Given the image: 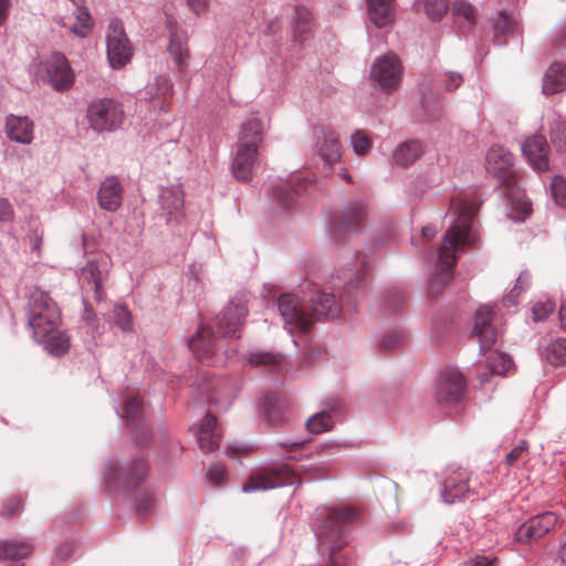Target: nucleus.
I'll return each instance as SVG.
<instances>
[{
  "label": "nucleus",
  "mask_w": 566,
  "mask_h": 566,
  "mask_svg": "<svg viewBox=\"0 0 566 566\" xmlns=\"http://www.w3.org/2000/svg\"><path fill=\"white\" fill-rule=\"evenodd\" d=\"M478 209L479 202L473 193H459L451 199L450 211L455 220L443 235L436 265L437 277L430 285L431 293H437L452 279L457 253L473 244L475 235L472 232L471 222Z\"/></svg>",
  "instance_id": "nucleus-1"
},
{
  "label": "nucleus",
  "mask_w": 566,
  "mask_h": 566,
  "mask_svg": "<svg viewBox=\"0 0 566 566\" xmlns=\"http://www.w3.org/2000/svg\"><path fill=\"white\" fill-rule=\"evenodd\" d=\"M359 517L353 506L323 507L317 511L313 530L319 554L327 556L326 566H340L339 553L348 545V527Z\"/></svg>",
  "instance_id": "nucleus-2"
},
{
  "label": "nucleus",
  "mask_w": 566,
  "mask_h": 566,
  "mask_svg": "<svg viewBox=\"0 0 566 566\" xmlns=\"http://www.w3.org/2000/svg\"><path fill=\"white\" fill-rule=\"evenodd\" d=\"M27 317L34 339L43 338L49 332L56 329L61 323L56 303L40 289H34L29 295Z\"/></svg>",
  "instance_id": "nucleus-3"
},
{
  "label": "nucleus",
  "mask_w": 566,
  "mask_h": 566,
  "mask_svg": "<svg viewBox=\"0 0 566 566\" xmlns=\"http://www.w3.org/2000/svg\"><path fill=\"white\" fill-rule=\"evenodd\" d=\"M123 105L113 98H96L87 105L86 118L95 133L114 132L124 122Z\"/></svg>",
  "instance_id": "nucleus-4"
},
{
  "label": "nucleus",
  "mask_w": 566,
  "mask_h": 566,
  "mask_svg": "<svg viewBox=\"0 0 566 566\" xmlns=\"http://www.w3.org/2000/svg\"><path fill=\"white\" fill-rule=\"evenodd\" d=\"M301 478L290 465L262 469L252 474L243 485V492L266 491L277 486L301 484Z\"/></svg>",
  "instance_id": "nucleus-5"
},
{
  "label": "nucleus",
  "mask_w": 566,
  "mask_h": 566,
  "mask_svg": "<svg viewBox=\"0 0 566 566\" xmlns=\"http://www.w3.org/2000/svg\"><path fill=\"white\" fill-rule=\"evenodd\" d=\"M147 464L143 459L134 460L128 463L118 475L117 469L113 463L104 467V484L109 490L125 489L132 490L146 476Z\"/></svg>",
  "instance_id": "nucleus-6"
},
{
  "label": "nucleus",
  "mask_w": 566,
  "mask_h": 566,
  "mask_svg": "<svg viewBox=\"0 0 566 566\" xmlns=\"http://www.w3.org/2000/svg\"><path fill=\"white\" fill-rule=\"evenodd\" d=\"M106 53L113 69H122L132 59L133 48L125 34L123 23L118 20H114L108 24Z\"/></svg>",
  "instance_id": "nucleus-7"
},
{
  "label": "nucleus",
  "mask_w": 566,
  "mask_h": 566,
  "mask_svg": "<svg viewBox=\"0 0 566 566\" xmlns=\"http://www.w3.org/2000/svg\"><path fill=\"white\" fill-rule=\"evenodd\" d=\"M280 314L290 333H305L312 325L311 314L293 294H283L277 300Z\"/></svg>",
  "instance_id": "nucleus-8"
},
{
  "label": "nucleus",
  "mask_w": 566,
  "mask_h": 566,
  "mask_svg": "<svg viewBox=\"0 0 566 566\" xmlns=\"http://www.w3.org/2000/svg\"><path fill=\"white\" fill-rule=\"evenodd\" d=\"M108 275V268L105 261L88 260L81 269L78 282L83 293H93L96 303L106 298L104 282Z\"/></svg>",
  "instance_id": "nucleus-9"
},
{
  "label": "nucleus",
  "mask_w": 566,
  "mask_h": 566,
  "mask_svg": "<svg viewBox=\"0 0 566 566\" xmlns=\"http://www.w3.org/2000/svg\"><path fill=\"white\" fill-rule=\"evenodd\" d=\"M402 66L395 54L382 55L371 65L370 76L387 93L398 88L401 82Z\"/></svg>",
  "instance_id": "nucleus-10"
},
{
  "label": "nucleus",
  "mask_w": 566,
  "mask_h": 566,
  "mask_svg": "<svg viewBox=\"0 0 566 566\" xmlns=\"http://www.w3.org/2000/svg\"><path fill=\"white\" fill-rule=\"evenodd\" d=\"M486 171L495 177L502 186H510L516 180L513 169V156L502 146L494 145L488 153L485 158Z\"/></svg>",
  "instance_id": "nucleus-11"
},
{
  "label": "nucleus",
  "mask_w": 566,
  "mask_h": 566,
  "mask_svg": "<svg viewBox=\"0 0 566 566\" xmlns=\"http://www.w3.org/2000/svg\"><path fill=\"white\" fill-rule=\"evenodd\" d=\"M51 86L55 91H66L74 83V73L67 59L59 52L52 53L41 63Z\"/></svg>",
  "instance_id": "nucleus-12"
},
{
  "label": "nucleus",
  "mask_w": 566,
  "mask_h": 566,
  "mask_svg": "<svg viewBox=\"0 0 566 566\" xmlns=\"http://www.w3.org/2000/svg\"><path fill=\"white\" fill-rule=\"evenodd\" d=\"M243 297H234L217 316L216 325L220 336H237L241 331L248 308Z\"/></svg>",
  "instance_id": "nucleus-13"
},
{
  "label": "nucleus",
  "mask_w": 566,
  "mask_h": 566,
  "mask_svg": "<svg viewBox=\"0 0 566 566\" xmlns=\"http://www.w3.org/2000/svg\"><path fill=\"white\" fill-rule=\"evenodd\" d=\"M465 389V380L460 371L448 368L441 371L436 386L434 398L439 403L459 400Z\"/></svg>",
  "instance_id": "nucleus-14"
},
{
  "label": "nucleus",
  "mask_w": 566,
  "mask_h": 566,
  "mask_svg": "<svg viewBox=\"0 0 566 566\" xmlns=\"http://www.w3.org/2000/svg\"><path fill=\"white\" fill-rule=\"evenodd\" d=\"M352 290V284H348L343 294L339 295V302L336 301L333 294L326 292H316L311 297V319L312 323L314 319L321 318H335L338 317L340 313L342 304L349 303V297L347 296V292L349 293Z\"/></svg>",
  "instance_id": "nucleus-15"
},
{
  "label": "nucleus",
  "mask_w": 566,
  "mask_h": 566,
  "mask_svg": "<svg viewBox=\"0 0 566 566\" xmlns=\"http://www.w3.org/2000/svg\"><path fill=\"white\" fill-rule=\"evenodd\" d=\"M557 521L558 517L553 512H545L533 516L518 527L515 533V539L520 543L537 539L554 528Z\"/></svg>",
  "instance_id": "nucleus-16"
},
{
  "label": "nucleus",
  "mask_w": 566,
  "mask_h": 566,
  "mask_svg": "<svg viewBox=\"0 0 566 566\" xmlns=\"http://www.w3.org/2000/svg\"><path fill=\"white\" fill-rule=\"evenodd\" d=\"M493 314L489 306L478 308L472 334L478 338L480 350L485 353L492 348L497 339V332L492 325Z\"/></svg>",
  "instance_id": "nucleus-17"
},
{
  "label": "nucleus",
  "mask_w": 566,
  "mask_h": 566,
  "mask_svg": "<svg viewBox=\"0 0 566 566\" xmlns=\"http://www.w3.org/2000/svg\"><path fill=\"white\" fill-rule=\"evenodd\" d=\"M367 216L366 206L360 202H352L344 208V210L335 216L333 221V231L337 237L346 232L357 230L365 221Z\"/></svg>",
  "instance_id": "nucleus-18"
},
{
  "label": "nucleus",
  "mask_w": 566,
  "mask_h": 566,
  "mask_svg": "<svg viewBox=\"0 0 566 566\" xmlns=\"http://www.w3.org/2000/svg\"><path fill=\"white\" fill-rule=\"evenodd\" d=\"M266 133L264 122L252 116L244 120L239 129L237 147L260 151Z\"/></svg>",
  "instance_id": "nucleus-19"
},
{
  "label": "nucleus",
  "mask_w": 566,
  "mask_h": 566,
  "mask_svg": "<svg viewBox=\"0 0 566 566\" xmlns=\"http://www.w3.org/2000/svg\"><path fill=\"white\" fill-rule=\"evenodd\" d=\"M222 440V429L218 423L217 418L207 413L198 428L197 442L203 453L216 451L220 447Z\"/></svg>",
  "instance_id": "nucleus-20"
},
{
  "label": "nucleus",
  "mask_w": 566,
  "mask_h": 566,
  "mask_svg": "<svg viewBox=\"0 0 566 566\" xmlns=\"http://www.w3.org/2000/svg\"><path fill=\"white\" fill-rule=\"evenodd\" d=\"M470 492L469 473L464 470L450 472L443 481L441 497L444 503L462 501Z\"/></svg>",
  "instance_id": "nucleus-21"
},
{
  "label": "nucleus",
  "mask_w": 566,
  "mask_h": 566,
  "mask_svg": "<svg viewBox=\"0 0 566 566\" xmlns=\"http://www.w3.org/2000/svg\"><path fill=\"white\" fill-rule=\"evenodd\" d=\"M260 163V151L237 147L232 163L234 178L242 182L251 181Z\"/></svg>",
  "instance_id": "nucleus-22"
},
{
  "label": "nucleus",
  "mask_w": 566,
  "mask_h": 566,
  "mask_svg": "<svg viewBox=\"0 0 566 566\" xmlns=\"http://www.w3.org/2000/svg\"><path fill=\"white\" fill-rule=\"evenodd\" d=\"M6 134L12 142L30 145L34 138V123L28 116L9 114L4 122Z\"/></svg>",
  "instance_id": "nucleus-23"
},
{
  "label": "nucleus",
  "mask_w": 566,
  "mask_h": 566,
  "mask_svg": "<svg viewBox=\"0 0 566 566\" xmlns=\"http://www.w3.org/2000/svg\"><path fill=\"white\" fill-rule=\"evenodd\" d=\"M315 27L316 22L312 10L303 4L295 6L291 22L293 39L300 43L305 42L313 35Z\"/></svg>",
  "instance_id": "nucleus-24"
},
{
  "label": "nucleus",
  "mask_w": 566,
  "mask_h": 566,
  "mask_svg": "<svg viewBox=\"0 0 566 566\" xmlns=\"http://www.w3.org/2000/svg\"><path fill=\"white\" fill-rule=\"evenodd\" d=\"M98 205L106 211H116L123 200V187L115 176L105 178L97 192Z\"/></svg>",
  "instance_id": "nucleus-25"
},
{
  "label": "nucleus",
  "mask_w": 566,
  "mask_h": 566,
  "mask_svg": "<svg viewBox=\"0 0 566 566\" xmlns=\"http://www.w3.org/2000/svg\"><path fill=\"white\" fill-rule=\"evenodd\" d=\"M522 150L536 170L544 171L548 168L547 143L544 136L534 135L527 138Z\"/></svg>",
  "instance_id": "nucleus-26"
},
{
  "label": "nucleus",
  "mask_w": 566,
  "mask_h": 566,
  "mask_svg": "<svg viewBox=\"0 0 566 566\" xmlns=\"http://www.w3.org/2000/svg\"><path fill=\"white\" fill-rule=\"evenodd\" d=\"M566 90V64L553 62L545 70L542 80V92L553 95Z\"/></svg>",
  "instance_id": "nucleus-27"
},
{
  "label": "nucleus",
  "mask_w": 566,
  "mask_h": 566,
  "mask_svg": "<svg viewBox=\"0 0 566 566\" xmlns=\"http://www.w3.org/2000/svg\"><path fill=\"white\" fill-rule=\"evenodd\" d=\"M319 157L328 165H334L340 160L342 145L339 136L331 128L322 130V139L317 144Z\"/></svg>",
  "instance_id": "nucleus-28"
},
{
  "label": "nucleus",
  "mask_w": 566,
  "mask_h": 566,
  "mask_svg": "<svg viewBox=\"0 0 566 566\" xmlns=\"http://www.w3.org/2000/svg\"><path fill=\"white\" fill-rule=\"evenodd\" d=\"M369 20L378 28L386 27L395 20V0H366Z\"/></svg>",
  "instance_id": "nucleus-29"
},
{
  "label": "nucleus",
  "mask_w": 566,
  "mask_h": 566,
  "mask_svg": "<svg viewBox=\"0 0 566 566\" xmlns=\"http://www.w3.org/2000/svg\"><path fill=\"white\" fill-rule=\"evenodd\" d=\"M188 346L190 350L200 360H208L214 353V335L210 328H201L195 336H192Z\"/></svg>",
  "instance_id": "nucleus-30"
},
{
  "label": "nucleus",
  "mask_w": 566,
  "mask_h": 566,
  "mask_svg": "<svg viewBox=\"0 0 566 566\" xmlns=\"http://www.w3.org/2000/svg\"><path fill=\"white\" fill-rule=\"evenodd\" d=\"M516 180L510 186H505V196L511 205L512 218L515 220H524L531 213V202L516 186Z\"/></svg>",
  "instance_id": "nucleus-31"
},
{
  "label": "nucleus",
  "mask_w": 566,
  "mask_h": 566,
  "mask_svg": "<svg viewBox=\"0 0 566 566\" xmlns=\"http://www.w3.org/2000/svg\"><path fill=\"white\" fill-rule=\"evenodd\" d=\"M35 340L44 344V348L48 353L56 357L64 355L70 348L69 336L59 331V327L49 332L48 335L43 336V338Z\"/></svg>",
  "instance_id": "nucleus-32"
},
{
  "label": "nucleus",
  "mask_w": 566,
  "mask_h": 566,
  "mask_svg": "<svg viewBox=\"0 0 566 566\" xmlns=\"http://www.w3.org/2000/svg\"><path fill=\"white\" fill-rule=\"evenodd\" d=\"M33 552V546L23 541H0V559L20 560Z\"/></svg>",
  "instance_id": "nucleus-33"
},
{
  "label": "nucleus",
  "mask_w": 566,
  "mask_h": 566,
  "mask_svg": "<svg viewBox=\"0 0 566 566\" xmlns=\"http://www.w3.org/2000/svg\"><path fill=\"white\" fill-rule=\"evenodd\" d=\"M305 182V178L298 175L293 176L289 185L279 186L274 189V198L283 206L291 207L296 202V195Z\"/></svg>",
  "instance_id": "nucleus-34"
},
{
  "label": "nucleus",
  "mask_w": 566,
  "mask_h": 566,
  "mask_svg": "<svg viewBox=\"0 0 566 566\" xmlns=\"http://www.w3.org/2000/svg\"><path fill=\"white\" fill-rule=\"evenodd\" d=\"M422 155V146L417 140L401 144L394 154L397 165L406 167L415 163Z\"/></svg>",
  "instance_id": "nucleus-35"
},
{
  "label": "nucleus",
  "mask_w": 566,
  "mask_h": 566,
  "mask_svg": "<svg viewBox=\"0 0 566 566\" xmlns=\"http://www.w3.org/2000/svg\"><path fill=\"white\" fill-rule=\"evenodd\" d=\"M174 94V84L164 76L155 77L153 83H149L143 91V95L145 98L149 101L154 99H166L167 97H172Z\"/></svg>",
  "instance_id": "nucleus-36"
},
{
  "label": "nucleus",
  "mask_w": 566,
  "mask_h": 566,
  "mask_svg": "<svg viewBox=\"0 0 566 566\" xmlns=\"http://www.w3.org/2000/svg\"><path fill=\"white\" fill-rule=\"evenodd\" d=\"M263 409L268 419L274 424H282L284 422V415L289 407L285 400L277 395H271L265 398Z\"/></svg>",
  "instance_id": "nucleus-37"
},
{
  "label": "nucleus",
  "mask_w": 566,
  "mask_h": 566,
  "mask_svg": "<svg viewBox=\"0 0 566 566\" xmlns=\"http://www.w3.org/2000/svg\"><path fill=\"white\" fill-rule=\"evenodd\" d=\"M76 23L71 25L72 33L80 38H85L93 28V21L88 10L85 7L77 6L74 10Z\"/></svg>",
  "instance_id": "nucleus-38"
},
{
  "label": "nucleus",
  "mask_w": 566,
  "mask_h": 566,
  "mask_svg": "<svg viewBox=\"0 0 566 566\" xmlns=\"http://www.w3.org/2000/svg\"><path fill=\"white\" fill-rule=\"evenodd\" d=\"M306 428L313 434H321L332 430L333 420L331 413L327 411L317 412L307 420Z\"/></svg>",
  "instance_id": "nucleus-39"
},
{
  "label": "nucleus",
  "mask_w": 566,
  "mask_h": 566,
  "mask_svg": "<svg viewBox=\"0 0 566 566\" xmlns=\"http://www.w3.org/2000/svg\"><path fill=\"white\" fill-rule=\"evenodd\" d=\"M452 14L455 19H463L467 27L471 28L476 21L475 8L465 0H457L452 4Z\"/></svg>",
  "instance_id": "nucleus-40"
},
{
  "label": "nucleus",
  "mask_w": 566,
  "mask_h": 566,
  "mask_svg": "<svg viewBox=\"0 0 566 566\" xmlns=\"http://www.w3.org/2000/svg\"><path fill=\"white\" fill-rule=\"evenodd\" d=\"M546 359L554 365L566 364V338H558L545 348Z\"/></svg>",
  "instance_id": "nucleus-41"
},
{
  "label": "nucleus",
  "mask_w": 566,
  "mask_h": 566,
  "mask_svg": "<svg viewBox=\"0 0 566 566\" xmlns=\"http://www.w3.org/2000/svg\"><path fill=\"white\" fill-rule=\"evenodd\" d=\"M117 415L124 418L127 423L135 424L143 419L144 410L142 405L135 398H127L123 412L117 410Z\"/></svg>",
  "instance_id": "nucleus-42"
},
{
  "label": "nucleus",
  "mask_w": 566,
  "mask_h": 566,
  "mask_svg": "<svg viewBox=\"0 0 566 566\" xmlns=\"http://www.w3.org/2000/svg\"><path fill=\"white\" fill-rule=\"evenodd\" d=\"M113 319L115 326H117L123 332H133L134 329V323H133V316L124 304H117L114 306L113 310Z\"/></svg>",
  "instance_id": "nucleus-43"
},
{
  "label": "nucleus",
  "mask_w": 566,
  "mask_h": 566,
  "mask_svg": "<svg viewBox=\"0 0 566 566\" xmlns=\"http://www.w3.org/2000/svg\"><path fill=\"white\" fill-rule=\"evenodd\" d=\"M549 134L553 144L562 149L566 147V120L559 115L555 116L549 126Z\"/></svg>",
  "instance_id": "nucleus-44"
},
{
  "label": "nucleus",
  "mask_w": 566,
  "mask_h": 566,
  "mask_svg": "<svg viewBox=\"0 0 566 566\" xmlns=\"http://www.w3.org/2000/svg\"><path fill=\"white\" fill-rule=\"evenodd\" d=\"M350 145L357 156H365L371 149L373 142L365 130L357 129L350 136Z\"/></svg>",
  "instance_id": "nucleus-45"
},
{
  "label": "nucleus",
  "mask_w": 566,
  "mask_h": 566,
  "mask_svg": "<svg viewBox=\"0 0 566 566\" xmlns=\"http://www.w3.org/2000/svg\"><path fill=\"white\" fill-rule=\"evenodd\" d=\"M512 365L511 358L504 353L493 352L488 357V366L494 374H505Z\"/></svg>",
  "instance_id": "nucleus-46"
},
{
  "label": "nucleus",
  "mask_w": 566,
  "mask_h": 566,
  "mask_svg": "<svg viewBox=\"0 0 566 566\" xmlns=\"http://www.w3.org/2000/svg\"><path fill=\"white\" fill-rule=\"evenodd\" d=\"M424 12L432 21H439L443 18L448 10L447 0H421Z\"/></svg>",
  "instance_id": "nucleus-47"
},
{
  "label": "nucleus",
  "mask_w": 566,
  "mask_h": 566,
  "mask_svg": "<svg viewBox=\"0 0 566 566\" xmlns=\"http://www.w3.org/2000/svg\"><path fill=\"white\" fill-rule=\"evenodd\" d=\"M530 444L526 440H521L504 458V462L509 467H513L518 462L528 459Z\"/></svg>",
  "instance_id": "nucleus-48"
},
{
  "label": "nucleus",
  "mask_w": 566,
  "mask_h": 566,
  "mask_svg": "<svg viewBox=\"0 0 566 566\" xmlns=\"http://www.w3.org/2000/svg\"><path fill=\"white\" fill-rule=\"evenodd\" d=\"M551 193L556 205L566 206V180L559 176L553 178L551 184Z\"/></svg>",
  "instance_id": "nucleus-49"
},
{
  "label": "nucleus",
  "mask_w": 566,
  "mask_h": 566,
  "mask_svg": "<svg viewBox=\"0 0 566 566\" xmlns=\"http://www.w3.org/2000/svg\"><path fill=\"white\" fill-rule=\"evenodd\" d=\"M515 30V23L505 13H497L496 20L494 21V34L496 38L500 35H506Z\"/></svg>",
  "instance_id": "nucleus-50"
},
{
  "label": "nucleus",
  "mask_w": 566,
  "mask_h": 566,
  "mask_svg": "<svg viewBox=\"0 0 566 566\" xmlns=\"http://www.w3.org/2000/svg\"><path fill=\"white\" fill-rule=\"evenodd\" d=\"M282 357L272 353H251L249 355V361L253 366H272L281 361Z\"/></svg>",
  "instance_id": "nucleus-51"
},
{
  "label": "nucleus",
  "mask_w": 566,
  "mask_h": 566,
  "mask_svg": "<svg viewBox=\"0 0 566 566\" xmlns=\"http://www.w3.org/2000/svg\"><path fill=\"white\" fill-rule=\"evenodd\" d=\"M207 476L212 485H222L227 481V469L223 464H213L208 469Z\"/></svg>",
  "instance_id": "nucleus-52"
},
{
  "label": "nucleus",
  "mask_w": 566,
  "mask_h": 566,
  "mask_svg": "<svg viewBox=\"0 0 566 566\" xmlns=\"http://www.w3.org/2000/svg\"><path fill=\"white\" fill-rule=\"evenodd\" d=\"M555 308V304L552 301H545V302H537L533 308V319L535 322L544 321L546 319Z\"/></svg>",
  "instance_id": "nucleus-53"
},
{
  "label": "nucleus",
  "mask_w": 566,
  "mask_h": 566,
  "mask_svg": "<svg viewBox=\"0 0 566 566\" xmlns=\"http://www.w3.org/2000/svg\"><path fill=\"white\" fill-rule=\"evenodd\" d=\"M83 306H84V312H83V316H82L83 321L85 322L87 327L91 329L92 335L94 336L95 334L98 333V327H99L98 319L96 317V314H95L93 307L88 304L86 298H83Z\"/></svg>",
  "instance_id": "nucleus-54"
},
{
  "label": "nucleus",
  "mask_w": 566,
  "mask_h": 566,
  "mask_svg": "<svg viewBox=\"0 0 566 566\" xmlns=\"http://www.w3.org/2000/svg\"><path fill=\"white\" fill-rule=\"evenodd\" d=\"M403 340H405V336L402 333L394 332V333L386 335L380 340L379 346H380V348H382L385 350H391V349H396V348L400 347V345L403 343Z\"/></svg>",
  "instance_id": "nucleus-55"
},
{
  "label": "nucleus",
  "mask_w": 566,
  "mask_h": 566,
  "mask_svg": "<svg viewBox=\"0 0 566 566\" xmlns=\"http://www.w3.org/2000/svg\"><path fill=\"white\" fill-rule=\"evenodd\" d=\"M14 209L8 198L0 197V222H12L14 220Z\"/></svg>",
  "instance_id": "nucleus-56"
},
{
  "label": "nucleus",
  "mask_w": 566,
  "mask_h": 566,
  "mask_svg": "<svg viewBox=\"0 0 566 566\" xmlns=\"http://www.w3.org/2000/svg\"><path fill=\"white\" fill-rule=\"evenodd\" d=\"M20 501L17 497H10L2 506L0 514L4 517H10L19 511Z\"/></svg>",
  "instance_id": "nucleus-57"
},
{
  "label": "nucleus",
  "mask_w": 566,
  "mask_h": 566,
  "mask_svg": "<svg viewBox=\"0 0 566 566\" xmlns=\"http://www.w3.org/2000/svg\"><path fill=\"white\" fill-rule=\"evenodd\" d=\"M304 473L310 476V479H325L328 476V472L326 467L324 465H310L304 470Z\"/></svg>",
  "instance_id": "nucleus-58"
},
{
  "label": "nucleus",
  "mask_w": 566,
  "mask_h": 566,
  "mask_svg": "<svg viewBox=\"0 0 566 566\" xmlns=\"http://www.w3.org/2000/svg\"><path fill=\"white\" fill-rule=\"evenodd\" d=\"M462 83V76L459 73L449 72L446 74L444 87L448 91L458 88Z\"/></svg>",
  "instance_id": "nucleus-59"
},
{
  "label": "nucleus",
  "mask_w": 566,
  "mask_h": 566,
  "mask_svg": "<svg viewBox=\"0 0 566 566\" xmlns=\"http://www.w3.org/2000/svg\"><path fill=\"white\" fill-rule=\"evenodd\" d=\"M209 0H186L187 7L196 14L205 12L208 8Z\"/></svg>",
  "instance_id": "nucleus-60"
},
{
  "label": "nucleus",
  "mask_w": 566,
  "mask_h": 566,
  "mask_svg": "<svg viewBox=\"0 0 566 566\" xmlns=\"http://www.w3.org/2000/svg\"><path fill=\"white\" fill-rule=\"evenodd\" d=\"M11 7L12 0H0V27L8 21Z\"/></svg>",
  "instance_id": "nucleus-61"
},
{
  "label": "nucleus",
  "mask_w": 566,
  "mask_h": 566,
  "mask_svg": "<svg viewBox=\"0 0 566 566\" xmlns=\"http://www.w3.org/2000/svg\"><path fill=\"white\" fill-rule=\"evenodd\" d=\"M405 302L403 295L399 292L390 294L387 298V304L391 310H399Z\"/></svg>",
  "instance_id": "nucleus-62"
},
{
  "label": "nucleus",
  "mask_w": 566,
  "mask_h": 566,
  "mask_svg": "<svg viewBox=\"0 0 566 566\" xmlns=\"http://www.w3.org/2000/svg\"><path fill=\"white\" fill-rule=\"evenodd\" d=\"M154 499L149 495L138 500L137 502V510L139 515L144 516L145 513L153 507Z\"/></svg>",
  "instance_id": "nucleus-63"
},
{
  "label": "nucleus",
  "mask_w": 566,
  "mask_h": 566,
  "mask_svg": "<svg viewBox=\"0 0 566 566\" xmlns=\"http://www.w3.org/2000/svg\"><path fill=\"white\" fill-rule=\"evenodd\" d=\"M305 443H306L305 440H295V441H291V442H281L280 447H282L287 452H292V451L298 450Z\"/></svg>",
  "instance_id": "nucleus-64"
}]
</instances>
